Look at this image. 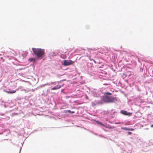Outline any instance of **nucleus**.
Returning <instances> with one entry per match:
<instances>
[{
	"label": "nucleus",
	"instance_id": "obj_1",
	"mask_svg": "<svg viewBox=\"0 0 153 153\" xmlns=\"http://www.w3.org/2000/svg\"><path fill=\"white\" fill-rule=\"evenodd\" d=\"M32 50L34 54L38 58H42L45 54V51L44 49L33 48Z\"/></svg>",
	"mask_w": 153,
	"mask_h": 153
},
{
	"label": "nucleus",
	"instance_id": "obj_2",
	"mask_svg": "<svg viewBox=\"0 0 153 153\" xmlns=\"http://www.w3.org/2000/svg\"><path fill=\"white\" fill-rule=\"evenodd\" d=\"M103 100L105 102L111 103L115 102L117 101V99L116 97L105 96L103 97Z\"/></svg>",
	"mask_w": 153,
	"mask_h": 153
},
{
	"label": "nucleus",
	"instance_id": "obj_3",
	"mask_svg": "<svg viewBox=\"0 0 153 153\" xmlns=\"http://www.w3.org/2000/svg\"><path fill=\"white\" fill-rule=\"evenodd\" d=\"M74 63V62L71 60H65L64 61L63 65L64 66H68L72 65Z\"/></svg>",
	"mask_w": 153,
	"mask_h": 153
},
{
	"label": "nucleus",
	"instance_id": "obj_4",
	"mask_svg": "<svg viewBox=\"0 0 153 153\" xmlns=\"http://www.w3.org/2000/svg\"><path fill=\"white\" fill-rule=\"evenodd\" d=\"M120 113L125 115H131V113H130L129 112H128L126 111L122 110L120 111Z\"/></svg>",
	"mask_w": 153,
	"mask_h": 153
},
{
	"label": "nucleus",
	"instance_id": "obj_5",
	"mask_svg": "<svg viewBox=\"0 0 153 153\" xmlns=\"http://www.w3.org/2000/svg\"><path fill=\"white\" fill-rule=\"evenodd\" d=\"M61 87V86L56 85V86H54L53 88H52L51 89L52 90H56L58 89H59V88H60Z\"/></svg>",
	"mask_w": 153,
	"mask_h": 153
},
{
	"label": "nucleus",
	"instance_id": "obj_6",
	"mask_svg": "<svg viewBox=\"0 0 153 153\" xmlns=\"http://www.w3.org/2000/svg\"><path fill=\"white\" fill-rule=\"evenodd\" d=\"M5 92L8 94H13L16 92V91H5Z\"/></svg>",
	"mask_w": 153,
	"mask_h": 153
},
{
	"label": "nucleus",
	"instance_id": "obj_7",
	"mask_svg": "<svg viewBox=\"0 0 153 153\" xmlns=\"http://www.w3.org/2000/svg\"><path fill=\"white\" fill-rule=\"evenodd\" d=\"M29 60L30 61H35V58H31L29 59Z\"/></svg>",
	"mask_w": 153,
	"mask_h": 153
},
{
	"label": "nucleus",
	"instance_id": "obj_8",
	"mask_svg": "<svg viewBox=\"0 0 153 153\" xmlns=\"http://www.w3.org/2000/svg\"><path fill=\"white\" fill-rule=\"evenodd\" d=\"M61 57L62 58L64 59H65L66 58V56L65 55H61Z\"/></svg>",
	"mask_w": 153,
	"mask_h": 153
},
{
	"label": "nucleus",
	"instance_id": "obj_9",
	"mask_svg": "<svg viewBox=\"0 0 153 153\" xmlns=\"http://www.w3.org/2000/svg\"><path fill=\"white\" fill-rule=\"evenodd\" d=\"M122 129L124 130H129V128L126 127L122 128Z\"/></svg>",
	"mask_w": 153,
	"mask_h": 153
},
{
	"label": "nucleus",
	"instance_id": "obj_10",
	"mask_svg": "<svg viewBox=\"0 0 153 153\" xmlns=\"http://www.w3.org/2000/svg\"><path fill=\"white\" fill-rule=\"evenodd\" d=\"M68 112L70 113H72V114L74 113L75 112L74 111H71L70 110H68Z\"/></svg>",
	"mask_w": 153,
	"mask_h": 153
},
{
	"label": "nucleus",
	"instance_id": "obj_11",
	"mask_svg": "<svg viewBox=\"0 0 153 153\" xmlns=\"http://www.w3.org/2000/svg\"><path fill=\"white\" fill-rule=\"evenodd\" d=\"M98 123H99V124H100V125H101V126H105L102 123H101L100 122H99Z\"/></svg>",
	"mask_w": 153,
	"mask_h": 153
},
{
	"label": "nucleus",
	"instance_id": "obj_12",
	"mask_svg": "<svg viewBox=\"0 0 153 153\" xmlns=\"http://www.w3.org/2000/svg\"><path fill=\"white\" fill-rule=\"evenodd\" d=\"M105 94H107L109 95H111V94L109 92H107V93H105Z\"/></svg>",
	"mask_w": 153,
	"mask_h": 153
},
{
	"label": "nucleus",
	"instance_id": "obj_13",
	"mask_svg": "<svg viewBox=\"0 0 153 153\" xmlns=\"http://www.w3.org/2000/svg\"><path fill=\"white\" fill-rule=\"evenodd\" d=\"M134 129L132 128H129V130L134 131Z\"/></svg>",
	"mask_w": 153,
	"mask_h": 153
},
{
	"label": "nucleus",
	"instance_id": "obj_14",
	"mask_svg": "<svg viewBox=\"0 0 153 153\" xmlns=\"http://www.w3.org/2000/svg\"><path fill=\"white\" fill-rule=\"evenodd\" d=\"M128 134H132V132H128Z\"/></svg>",
	"mask_w": 153,
	"mask_h": 153
},
{
	"label": "nucleus",
	"instance_id": "obj_15",
	"mask_svg": "<svg viewBox=\"0 0 153 153\" xmlns=\"http://www.w3.org/2000/svg\"><path fill=\"white\" fill-rule=\"evenodd\" d=\"M113 127H112V126H110L109 127V128H112Z\"/></svg>",
	"mask_w": 153,
	"mask_h": 153
},
{
	"label": "nucleus",
	"instance_id": "obj_16",
	"mask_svg": "<svg viewBox=\"0 0 153 153\" xmlns=\"http://www.w3.org/2000/svg\"><path fill=\"white\" fill-rule=\"evenodd\" d=\"M151 127H153V124L151 125Z\"/></svg>",
	"mask_w": 153,
	"mask_h": 153
},
{
	"label": "nucleus",
	"instance_id": "obj_17",
	"mask_svg": "<svg viewBox=\"0 0 153 153\" xmlns=\"http://www.w3.org/2000/svg\"><path fill=\"white\" fill-rule=\"evenodd\" d=\"M99 53V51H98V52H97V54H98V53Z\"/></svg>",
	"mask_w": 153,
	"mask_h": 153
}]
</instances>
